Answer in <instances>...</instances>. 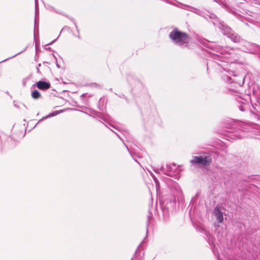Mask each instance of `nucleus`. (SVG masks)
I'll use <instances>...</instances> for the list:
<instances>
[{
	"mask_svg": "<svg viewBox=\"0 0 260 260\" xmlns=\"http://www.w3.org/2000/svg\"><path fill=\"white\" fill-rule=\"evenodd\" d=\"M20 53V52H19V53H17V54L14 55V56H13L12 57H11L8 58H7V59H5V60H3V61H1L0 62H4V61H5L7 60L8 59H10V58H12V57H15V56H16L17 54H19Z\"/></svg>",
	"mask_w": 260,
	"mask_h": 260,
	"instance_id": "15",
	"label": "nucleus"
},
{
	"mask_svg": "<svg viewBox=\"0 0 260 260\" xmlns=\"http://www.w3.org/2000/svg\"><path fill=\"white\" fill-rule=\"evenodd\" d=\"M37 72H38V73H40V71L39 67H37Z\"/></svg>",
	"mask_w": 260,
	"mask_h": 260,
	"instance_id": "20",
	"label": "nucleus"
},
{
	"mask_svg": "<svg viewBox=\"0 0 260 260\" xmlns=\"http://www.w3.org/2000/svg\"><path fill=\"white\" fill-rule=\"evenodd\" d=\"M181 8H184L185 9H187V10H189L199 15H202V11L201 10H200L199 9L190 7L189 6L182 4V7H181Z\"/></svg>",
	"mask_w": 260,
	"mask_h": 260,
	"instance_id": "8",
	"label": "nucleus"
},
{
	"mask_svg": "<svg viewBox=\"0 0 260 260\" xmlns=\"http://www.w3.org/2000/svg\"><path fill=\"white\" fill-rule=\"evenodd\" d=\"M27 79H28L27 78H25V79H24L23 80V81H22V82H23V86H25V85H26V81H27Z\"/></svg>",
	"mask_w": 260,
	"mask_h": 260,
	"instance_id": "17",
	"label": "nucleus"
},
{
	"mask_svg": "<svg viewBox=\"0 0 260 260\" xmlns=\"http://www.w3.org/2000/svg\"><path fill=\"white\" fill-rule=\"evenodd\" d=\"M126 148H127V149L128 150V151L129 152H130V151H129V149H128V147H127V146H126ZM129 153H131V152H129ZM131 154L132 156L133 157V159H134V160H135L136 161H137V160L135 159V155H133V154Z\"/></svg>",
	"mask_w": 260,
	"mask_h": 260,
	"instance_id": "18",
	"label": "nucleus"
},
{
	"mask_svg": "<svg viewBox=\"0 0 260 260\" xmlns=\"http://www.w3.org/2000/svg\"><path fill=\"white\" fill-rule=\"evenodd\" d=\"M213 50L216 51L221 55L215 54L213 58L216 61V63L219 66L224 68V65L217 62L218 60L221 62L233 63L238 59V55L232 48H223L219 45H215L212 47Z\"/></svg>",
	"mask_w": 260,
	"mask_h": 260,
	"instance_id": "2",
	"label": "nucleus"
},
{
	"mask_svg": "<svg viewBox=\"0 0 260 260\" xmlns=\"http://www.w3.org/2000/svg\"><path fill=\"white\" fill-rule=\"evenodd\" d=\"M240 109L241 111H243V108H242V107H240Z\"/></svg>",
	"mask_w": 260,
	"mask_h": 260,
	"instance_id": "26",
	"label": "nucleus"
},
{
	"mask_svg": "<svg viewBox=\"0 0 260 260\" xmlns=\"http://www.w3.org/2000/svg\"><path fill=\"white\" fill-rule=\"evenodd\" d=\"M177 193L176 195L177 196V197L181 196V195H182V191H181V189L180 188H179L177 190Z\"/></svg>",
	"mask_w": 260,
	"mask_h": 260,
	"instance_id": "13",
	"label": "nucleus"
},
{
	"mask_svg": "<svg viewBox=\"0 0 260 260\" xmlns=\"http://www.w3.org/2000/svg\"><path fill=\"white\" fill-rule=\"evenodd\" d=\"M109 123V124L110 125H111L112 127H114V128H116V129H118V131H120V130L119 129H118L117 127H115V126L114 125H113V124H110V123Z\"/></svg>",
	"mask_w": 260,
	"mask_h": 260,
	"instance_id": "19",
	"label": "nucleus"
},
{
	"mask_svg": "<svg viewBox=\"0 0 260 260\" xmlns=\"http://www.w3.org/2000/svg\"><path fill=\"white\" fill-rule=\"evenodd\" d=\"M154 171L156 173H159V171H162L166 175L169 176H175V173L178 172V169L175 164L167 165L166 167H161L159 169H154Z\"/></svg>",
	"mask_w": 260,
	"mask_h": 260,
	"instance_id": "4",
	"label": "nucleus"
},
{
	"mask_svg": "<svg viewBox=\"0 0 260 260\" xmlns=\"http://www.w3.org/2000/svg\"><path fill=\"white\" fill-rule=\"evenodd\" d=\"M56 40H53L52 42H51L49 44H52L53 42L55 41Z\"/></svg>",
	"mask_w": 260,
	"mask_h": 260,
	"instance_id": "23",
	"label": "nucleus"
},
{
	"mask_svg": "<svg viewBox=\"0 0 260 260\" xmlns=\"http://www.w3.org/2000/svg\"><path fill=\"white\" fill-rule=\"evenodd\" d=\"M90 114L93 117H96L98 118H101V119H103V120L104 121L106 122V120L105 119L106 116L105 115H104L103 114H102L101 113H99V112L94 111V110H92L90 111Z\"/></svg>",
	"mask_w": 260,
	"mask_h": 260,
	"instance_id": "9",
	"label": "nucleus"
},
{
	"mask_svg": "<svg viewBox=\"0 0 260 260\" xmlns=\"http://www.w3.org/2000/svg\"><path fill=\"white\" fill-rule=\"evenodd\" d=\"M114 133H115V132H114ZM115 134L117 135V136L118 137V138H119V139H121V138L120 137V136H118V135L116 133H115Z\"/></svg>",
	"mask_w": 260,
	"mask_h": 260,
	"instance_id": "25",
	"label": "nucleus"
},
{
	"mask_svg": "<svg viewBox=\"0 0 260 260\" xmlns=\"http://www.w3.org/2000/svg\"><path fill=\"white\" fill-rule=\"evenodd\" d=\"M212 161V158L209 154H204L202 155L193 157L190 162L192 164H200L204 166L209 165Z\"/></svg>",
	"mask_w": 260,
	"mask_h": 260,
	"instance_id": "5",
	"label": "nucleus"
},
{
	"mask_svg": "<svg viewBox=\"0 0 260 260\" xmlns=\"http://www.w3.org/2000/svg\"><path fill=\"white\" fill-rule=\"evenodd\" d=\"M37 8H36V17H35V27H36L37 25Z\"/></svg>",
	"mask_w": 260,
	"mask_h": 260,
	"instance_id": "16",
	"label": "nucleus"
},
{
	"mask_svg": "<svg viewBox=\"0 0 260 260\" xmlns=\"http://www.w3.org/2000/svg\"><path fill=\"white\" fill-rule=\"evenodd\" d=\"M151 175L152 177H153L154 180L155 181V183L156 184V185L157 186L158 180H157V179L155 177V176L152 173H151Z\"/></svg>",
	"mask_w": 260,
	"mask_h": 260,
	"instance_id": "14",
	"label": "nucleus"
},
{
	"mask_svg": "<svg viewBox=\"0 0 260 260\" xmlns=\"http://www.w3.org/2000/svg\"><path fill=\"white\" fill-rule=\"evenodd\" d=\"M104 99L101 98L99 100V109L101 110H103V105H104Z\"/></svg>",
	"mask_w": 260,
	"mask_h": 260,
	"instance_id": "12",
	"label": "nucleus"
},
{
	"mask_svg": "<svg viewBox=\"0 0 260 260\" xmlns=\"http://www.w3.org/2000/svg\"><path fill=\"white\" fill-rule=\"evenodd\" d=\"M37 87L41 90H46L50 87V84L46 81H38L36 84Z\"/></svg>",
	"mask_w": 260,
	"mask_h": 260,
	"instance_id": "7",
	"label": "nucleus"
},
{
	"mask_svg": "<svg viewBox=\"0 0 260 260\" xmlns=\"http://www.w3.org/2000/svg\"><path fill=\"white\" fill-rule=\"evenodd\" d=\"M222 210V207L219 205L216 206L213 210V214L220 223H221L223 220V213Z\"/></svg>",
	"mask_w": 260,
	"mask_h": 260,
	"instance_id": "6",
	"label": "nucleus"
},
{
	"mask_svg": "<svg viewBox=\"0 0 260 260\" xmlns=\"http://www.w3.org/2000/svg\"><path fill=\"white\" fill-rule=\"evenodd\" d=\"M169 37L174 44L182 47H187L190 40L189 36L187 33L181 31L176 28L170 32Z\"/></svg>",
	"mask_w": 260,
	"mask_h": 260,
	"instance_id": "3",
	"label": "nucleus"
},
{
	"mask_svg": "<svg viewBox=\"0 0 260 260\" xmlns=\"http://www.w3.org/2000/svg\"><path fill=\"white\" fill-rule=\"evenodd\" d=\"M62 112V111H54L52 113H51L50 114H49L48 115H47V116H44L43 117L42 119H41L38 122H40L41 121H42V120L45 119H47L48 118H50V117H53V116H56V115H57L58 114H59L61 112Z\"/></svg>",
	"mask_w": 260,
	"mask_h": 260,
	"instance_id": "10",
	"label": "nucleus"
},
{
	"mask_svg": "<svg viewBox=\"0 0 260 260\" xmlns=\"http://www.w3.org/2000/svg\"><path fill=\"white\" fill-rule=\"evenodd\" d=\"M215 17V16L214 15V14H212L211 16H210V18H214Z\"/></svg>",
	"mask_w": 260,
	"mask_h": 260,
	"instance_id": "21",
	"label": "nucleus"
},
{
	"mask_svg": "<svg viewBox=\"0 0 260 260\" xmlns=\"http://www.w3.org/2000/svg\"><path fill=\"white\" fill-rule=\"evenodd\" d=\"M31 96L34 99H39L41 98V95L39 91L35 90L31 93Z\"/></svg>",
	"mask_w": 260,
	"mask_h": 260,
	"instance_id": "11",
	"label": "nucleus"
},
{
	"mask_svg": "<svg viewBox=\"0 0 260 260\" xmlns=\"http://www.w3.org/2000/svg\"><path fill=\"white\" fill-rule=\"evenodd\" d=\"M41 63H39V64H38V67H41Z\"/></svg>",
	"mask_w": 260,
	"mask_h": 260,
	"instance_id": "24",
	"label": "nucleus"
},
{
	"mask_svg": "<svg viewBox=\"0 0 260 260\" xmlns=\"http://www.w3.org/2000/svg\"><path fill=\"white\" fill-rule=\"evenodd\" d=\"M14 106L17 108H19V105H18L16 103L14 104Z\"/></svg>",
	"mask_w": 260,
	"mask_h": 260,
	"instance_id": "22",
	"label": "nucleus"
},
{
	"mask_svg": "<svg viewBox=\"0 0 260 260\" xmlns=\"http://www.w3.org/2000/svg\"><path fill=\"white\" fill-rule=\"evenodd\" d=\"M218 27L221 30L222 33L226 36L233 42L238 43L242 42L243 44L242 49L243 51L250 53H256L258 49V46L250 42L243 41L241 37L234 32L228 26L224 25L222 23L218 24Z\"/></svg>",
	"mask_w": 260,
	"mask_h": 260,
	"instance_id": "1",
	"label": "nucleus"
}]
</instances>
